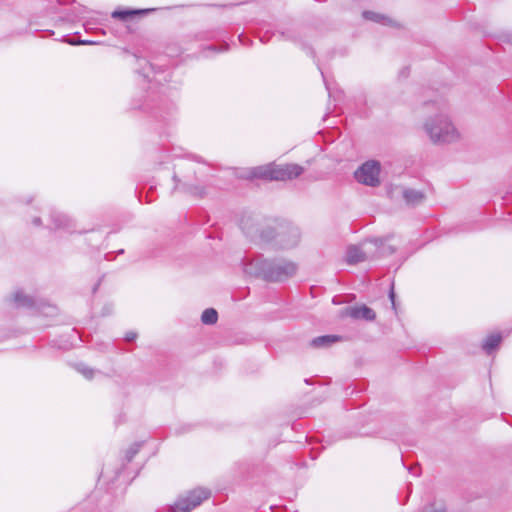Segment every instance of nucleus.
Returning a JSON list of instances; mask_svg holds the SVG:
<instances>
[{"label":"nucleus","mask_w":512,"mask_h":512,"mask_svg":"<svg viewBox=\"0 0 512 512\" xmlns=\"http://www.w3.org/2000/svg\"><path fill=\"white\" fill-rule=\"evenodd\" d=\"M76 369L87 379H92L94 376V373H95L92 368H90L84 364L77 365Z\"/></svg>","instance_id":"nucleus-22"},{"label":"nucleus","mask_w":512,"mask_h":512,"mask_svg":"<svg viewBox=\"0 0 512 512\" xmlns=\"http://www.w3.org/2000/svg\"><path fill=\"white\" fill-rule=\"evenodd\" d=\"M271 172L272 181H287L299 177L304 172V168L295 163H271Z\"/></svg>","instance_id":"nucleus-6"},{"label":"nucleus","mask_w":512,"mask_h":512,"mask_svg":"<svg viewBox=\"0 0 512 512\" xmlns=\"http://www.w3.org/2000/svg\"><path fill=\"white\" fill-rule=\"evenodd\" d=\"M389 298L392 302V306L394 309H396V304H395V292H394V285L392 284L391 286V289H390V292H389Z\"/></svg>","instance_id":"nucleus-23"},{"label":"nucleus","mask_w":512,"mask_h":512,"mask_svg":"<svg viewBox=\"0 0 512 512\" xmlns=\"http://www.w3.org/2000/svg\"><path fill=\"white\" fill-rule=\"evenodd\" d=\"M362 16L366 20L381 23L386 26H395V22L392 19L380 13H376L373 11H364L362 13Z\"/></svg>","instance_id":"nucleus-13"},{"label":"nucleus","mask_w":512,"mask_h":512,"mask_svg":"<svg viewBox=\"0 0 512 512\" xmlns=\"http://www.w3.org/2000/svg\"><path fill=\"white\" fill-rule=\"evenodd\" d=\"M271 163L266 165H261L257 167H253L249 169L246 174L243 176V178L252 180V179H263L267 181H272V174H271Z\"/></svg>","instance_id":"nucleus-8"},{"label":"nucleus","mask_w":512,"mask_h":512,"mask_svg":"<svg viewBox=\"0 0 512 512\" xmlns=\"http://www.w3.org/2000/svg\"><path fill=\"white\" fill-rule=\"evenodd\" d=\"M403 198L408 205L416 206L424 201L425 194L419 190L405 189L403 191Z\"/></svg>","instance_id":"nucleus-11"},{"label":"nucleus","mask_w":512,"mask_h":512,"mask_svg":"<svg viewBox=\"0 0 512 512\" xmlns=\"http://www.w3.org/2000/svg\"><path fill=\"white\" fill-rule=\"evenodd\" d=\"M51 220L53 222L54 229H69L72 226V221L66 215L53 211L51 212Z\"/></svg>","instance_id":"nucleus-12"},{"label":"nucleus","mask_w":512,"mask_h":512,"mask_svg":"<svg viewBox=\"0 0 512 512\" xmlns=\"http://www.w3.org/2000/svg\"><path fill=\"white\" fill-rule=\"evenodd\" d=\"M182 189L184 192L191 194L196 197H204L206 195V189L203 186L192 185V184H183Z\"/></svg>","instance_id":"nucleus-17"},{"label":"nucleus","mask_w":512,"mask_h":512,"mask_svg":"<svg viewBox=\"0 0 512 512\" xmlns=\"http://www.w3.org/2000/svg\"><path fill=\"white\" fill-rule=\"evenodd\" d=\"M260 237L265 242L275 241L277 243V227L267 226L261 230Z\"/></svg>","instance_id":"nucleus-19"},{"label":"nucleus","mask_w":512,"mask_h":512,"mask_svg":"<svg viewBox=\"0 0 512 512\" xmlns=\"http://www.w3.org/2000/svg\"><path fill=\"white\" fill-rule=\"evenodd\" d=\"M422 512H446V511H445V508L443 506H440L439 508H433V507L426 508Z\"/></svg>","instance_id":"nucleus-24"},{"label":"nucleus","mask_w":512,"mask_h":512,"mask_svg":"<svg viewBox=\"0 0 512 512\" xmlns=\"http://www.w3.org/2000/svg\"><path fill=\"white\" fill-rule=\"evenodd\" d=\"M173 180H174V181H175V183H176V185H175V189H177V188H178V183L180 182V180L178 179V177H177V175H176V174H174V176H173Z\"/></svg>","instance_id":"nucleus-28"},{"label":"nucleus","mask_w":512,"mask_h":512,"mask_svg":"<svg viewBox=\"0 0 512 512\" xmlns=\"http://www.w3.org/2000/svg\"><path fill=\"white\" fill-rule=\"evenodd\" d=\"M218 320V313L214 308H207L203 311L201 321L206 325H213Z\"/></svg>","instance_id":"nucleus-18"},{"label":"nucleus","mask_w":512,"mask_h":512,"mask_svg":"<svg viewBox=\"0 0 512 512\" xmlns=\"http://www.w3.org/2000/svg\"><path fill=\"white\" fill-rule=\"evenodd\" d=\"M277 227V245L281 248H292L296 246L300 240V231L295 225L283 222L276 225Z\"/></svg>","instance_id":"nucleus-5"},{"label":"nucleus","mask_w":512,"mask_h":512,"mask_svg":"<svg viewBox=\"0 0 512 512\" xmlns=\"http://www.w3.org/2000/svg\"><path fill=\"white\" fill-rule=\"evenodd\" d=\"M341 340L337 335H323L311 340L310 345L314 348H326Z\"/></svg>","instance_id":"nucleus-10"},{"label":"nucleus","mask_w":512,"mask_h":512,"mask_svg":"<svg viewBox=\"0 0 512 512\" xmlns=\"http://www.w3.org/2000/svg\"><path fill=\"white\" fill-rule=\"evenodd\" d=\"M246 271L267 282H282L295 275L297 265L285 259L269 260L258 256L247 264Z\"/></svg>","instance_id":"nucleus-1"},{"label":"nucleus","mask_w":512,"mask_h":512,"mask_svg":"<svg viewBox=\"0 0 512 512\" xmlns=\"http://www.w3.org/2000/svg\"><path fill=\"white\" fill-rule=\"evenodd\" d=\"M147 11L148 10H116L112 13V17L125 21L132 15L144 13Z\"/></svg>","instance_id":"nucleus-20"},{"label":"nucleus","mask_w":512,"mask_h":512,"mask_svg":"<svg viewBox=\"0 0 512 512\" xmlns=\"http://www.w3.org/2000/svg\"><path fill=\"white\" fill-rule=\"evenodd\" d=\"M439 113L426 119L424 130L431 142L434 144H445L455 142L460 135L449 117L441 108H437Z\"/></svg>","instance_id":"nucleus-2"},{"label":"nucleus","mask_w":512,"mask_h":512,"mask_svg":"<svg viewBox=\"0 0 512 512\" xmlns=\"http://www.w3.org/2000/svg\"><path fill=\"white\" fill-rule=\"evenodd\" d=\"M389 237H386L385 239L382 238H375L371 240L372 243L377 247L379 254L381 256H387L395 253L396 248L391 245H386L385 241H387Z\"/></svg>","instance_id":"nucleus-16"},{"label":"nucleus","mask_w":512,"mask_h":512,"mask_svg":"<svg viewBox=\"0 0 512 512\" xmlns=\"http://www.w3.org/2000/svg\"><path fill=\"white\" fill-rule=\"evenodd\" d=\"M380 174V163L377 161H367L362 164L354 173L358 182L368 186H378Z\"/></svg>","instance_id":"nucleus-4"},{"label":"nucleus","mask_w":512,"mask_h":512,"mask_svg":"<svg viewBox=\"0 0 512 512\" xmlns=\"http://www.w3.org/2000/svg\"><path fill=\"white\" fill-rule=\"evenodd\" d=\"M13 302L17 308H19V307L32 308L36 305L35 300L32 297L25 295L22 291H16L14 293Z\"/></svg>","instance_id":"nucleus-14"},{"label":"nucleus","mask_w":512,"mask_h":512,"mask_svg":"<svg viewBox=\"0 0 512 512\" xmlns=\"http://www.w3.org/2000/svg\"><path fill=\"white\" fill-rule=\"evenodd\" d=\"M136 337H137V334L135 332H128V333H126L125 340L128 342H131V341L135 340Z\"/></svg>","instance_id":"nucleus-25"},{"label":"nucleus","mask_w":512,"mask_h":512,"mask_svg":"<svg viewBox=\"0 0 512 512\" xmlns=\"http://www.w3.org/2000/svg\"><path fill=\"white\" fill-rule=\"evenodd\" d=\"M32 222H33L34 225L40 226L41 225V218L40 217H35Z\"/></svg>","instance_id":"nucleus-26"},{"label":"nucleus","mask_w":512,"mask_h":512,"mask_svg":"<svg viewBox=\"0 0 512 512\" xmlns=\"http://www.w3.org/2000/svg\"><path fill=\"white\" fill-rule=\"evenodd\" d=\"M78 43L82 44V45H89V44H93L94 42L93 41H89V40H82V41H79Z\"/></svg>","instance_id":"nucleus-27"},{"label":"nucleus","mask_w":512,"mask_h":512,"mask_svg":"<svg viewBox=\"0 0 512 512\" xmlns=\"http://www.w3.org/2000/svg\"><path fill=\"white\" fill-rule=\"evenodd\" d=\"M367 259L366 253L359 247L351 245L346 251V262L350 265L363 262Z\"/></svg>","instance_id":"nucleus-9"},{"label":"nucleus","mask_w":512,"mask_h":512,"mask_svg":"<svg viewBox=\"0 0 512 512\" xmlns=\"http://www.w3.org/2000/svg\"><path fill=\"white\" fill-rule=\"evenodd\" d=\"M47 308L50 310L49 314H53L56 311V308L54 306H48Z\"/></svg>","instance_id":"nucleus-29"},{"label":"nucleus","mask_w":512,"mask_h":512,"mask_svg":"<svg viewBox=\"0 0 512 512\" xmlns=\"http://www.w3.org/2000/svg\"><path fill=\"white\" fill-rule=\"evenodd\" d=\"M502 336L500 334L489 335L484 341L482 348L487 354H491L501 343Z\"/></svg>","instance_id":"nucleus-15"},{"label":"nucleus","mask_w":512,"mask_h":512,"mask_svg":"<svg viewBox=\"0 0 512 512\" xmlns=\"http://www.w3.org/2000/svg\"><path fill=\"white\" fill-rule=\"evenodd\" d=\"M341 315L348 316L353 319H363L366 321H373L376 318V313L374 310L366 305L359 307H346L344 310H342Z\"/></svg>","instance_id":"nucleus-7"},{"label":"nucleus","mask_w":512,"mask_h":512,"mask_svg":"<svg viewBox=\"0 0 512 512\" xmlns=\"http://www.w3.org/2000/svg\"><path fill=\"white\" fill-rule=\"evenodd\" d=\"M209 497V490L203 488L194 489L188 492L186 496H180L174 505L169 506L168 512H190Z\"/></svg>","instance_id":"nucleus-3"},{"label":"nucleus","mask_w":512,"mask_h":512,"mask_svg":"<svg viewBox=\"0 0 512 512\" xmlns=\"http://www.w3.org/2000/svg\"><path fill=\"white\" fill-rule=\"evenodd\" d=\"M143 445V442H135L133 443L125 453V459L129 463L135 457V455L139 452Z\"/></svg>","instance_id":"nucleus-21"}]
</instances>
